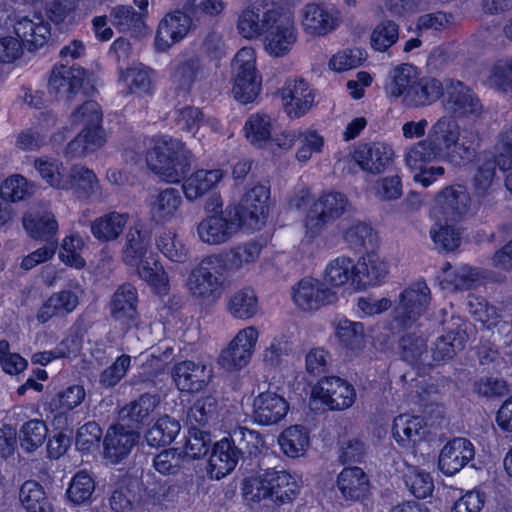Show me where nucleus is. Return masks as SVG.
<instances>
[{"label":"nucleus","instance_id":"1","mask_svg":"<svg viewBox=\"0 0 512 512\" xmlns=\"http://www.w3.org/2000/svg\"><path fill=\"white\" fill-rule=\"evenodd\" d=\"M460 126L452 116L439 118L430 128L425 139L406 149L405 163L408 167L420 168L451 152L459 136Z\"/></svg>","mask_w":512,"mask_h":512},{"label":"nucleus","instance_id":"2","mask_svg":"<svg viewBox=\"0 0 512 512\" xmlns=\"http://www.w3.org/2000/svg\"><path fill=\"white\" fill-rule=\"evenodd\" d=\"M146 162L163 181L179 183L191 169L192 154L180 140L163 136L147 152Z\"/></svg>","mask_w":512,"mask_h":512},{"label":"nucleus","instance_id":"3","mask_svg":"<svg viewBox=\"0 0 512 512\" xmlns=\"http://www.w3.org/2000/svg\"><path fill=\"white\" fill-rule=\"evenodd\" d=\"M219 197L212 196L205 209L210 212L196 225L198 239L208 245H221L230 241L245 226L236 209V205H228L224 210Z\"/></svg>","mask_w":512,"mask_h":512},{"label":"nucleus","instance_id":"4","mask_svg":"<svg viewBox=\"0 0 512 512\" xmlns=\"http://www.w3.org/2000/svg\"><path fill=\"white\" fill-rule=\"evenodd\" d=\"M349 208V200L338 191L321 193L310 206L305 217V236L310 241L318 237L328 224L344 215Z\"/></svg>","mask_w":512,"mask_h":512},{"label":"nucleus","instance_id":"5","mask_svg":"<svg viewBox=\"0 0 512 512\" xmlns=\"http://www.w3.org/2000/svg\"><path fill=\"white\" fill-rule=\"evenodd\" d=\"M234 71V98L247 104L255 100L261 90L262 79L256 69V53L251 47L240 49L232 62Z\"/></svg>","mask_w":512,"mask_h":512},{"label":"nucleus","instance_id":"6","mask_svg":"<svg viewBox=\"0 0 512 512\" xmlns=\"http://www.w3.org/2000/svg\"><path fill=\"white\" fill-rule=\"evenodd\" d=\"M431 303V291L426 282L417 281L406 287L399 295L394 313L395 321L410 326L424 315Z\"/></svg>","mask_w":512,"mask_h":512},{"label":"nucleus","instance_id":"7","mask_svg":"<svg viewBox=\"0 0 512 512\" xmlns=\"http://www.w3.org/2000/svg\"><path fill=\"white\" fill-rule=\"evenodd\" d=\"M223 261L219 255L205 257L188 277V289L194 297L215 296L222 284Z\"/></svg>","mask_w":512,"mask_h":512},{"label":"nucleus","instance_id":"8","mask_svg":"<svg viewBox=\"0 0 512 512\" xmlns=\"http://www.w3.org/2000/svg\"><path fill=\"white\" fill-rule=\"evenodd\" d=\"M445 109L454 117L479 118L483 105L473 90L463 82L445 79Z\"/></svg>","mask_w":512,"mask_h":512},{"label":"nucleus","instance_id":"9","mask_svg":"<svg viewBox=\"0 0 512 512\" xmlns=\"http://www.w3.org/2000/svg\"><path fill=\"white\" fill-rule=\"evenodd\" d=\"M258 336V330L254 326L240 330L221 351L218 364L227 371H236L245 367L254 353Z\"/></svg>","mask_w":512,"mask_h":512},{"label":"nucleus","instance_id":"10","mask_svg":"<svg viewBox=\"0 0 512 512\" xmlns=\"http://www.w3.org/2000/svg\"><path fill=\"white\" fill-rule=\"evenodd\" d=\"M293 301L304 311H314L337 301L336 290L319 279L305 277L293 287Z\"/></svg>","mask_w":512,"mask_h":512},{"label":"nucleus","instance_id":"11","mask_svg":"<svg viewBox=\"0 0 512 512\" xmlns=\"http://www.w3.org/2000/svg\"><path fill=\"white\" fill-rule=\"evenodd\" d=\"M300 13L303 30L311 36H325L340 23V12L326 3H307Z\"/></svg>","mask_w":512,"mask_h":512},{"label":"nucleus","instance_id":"12","mask_svg":"<svg viewBox=\"0 0 512 512\" xmlns=\"http://www.w3.org/2000/svg\"><path fill=\"white\" fill-rule=\"evenodd\" d=\"M313 394L331 410H344L356 400V390L348 381L336 377L321 379L313 389Z\"/></svg>","mask_w":512,"mask_h":512},{"label":"nucleus","instance_id":"13","mask_svg":"<svg viewBox=\"0 0 512 512\" xmlns=\"http://www.w3.org/2000/svg\"><path fill=\"white\" fill-rule=\"evenodd\" d=\"M270 190L265 185H255L243 196L236 206L241 222L247 230H259L268 214Z\"/></svg>","mask_w":512,"mask_h":512},{"label":"nucleus","instance_id":"14","mask_svg":"<svg viewBox=\"0 0 512 512\" xmlns=\"http://www.w3.org/2000/svg\"><path fill=\"white\" fill-rule=\"evenodd\" d=\"M140 439L139 431L131 430L123 424L108 428L104 437V457L111 464L125 460Z\"/></svg>","mask_w":512,"mask_h":512},{"label":"nucleus","instance_id":"15","mask_svg":"<svg viewBox=\"0 0 512 512\" xmlns=\"http://www.w3.org/2000/svg\"><path fill=\"white\" fill-rule=\"evenodd\" d=\"M470 205V194L464 186H447L435 197L434 213L446 220L457 221L469 212Z\"/></svg>","mask_w":512,"mask_h":512},{"label":"nucleus","instance_id":"16","mask_svg":"<svg viewBox=\"0 0 512 512\" xmlns=\"http://www.w3.org/2000/svg\"><path fill=\"white\" fill-rule=\"evenodd\" d=\"M84 78L85 70L81 67L57 66L49 78V92L60 100L71 102L79 94Z\"/></svg>","mask_w":512,"mask_h":512},{"label":"nucleus","instance_id":"17","mask_svg":"<svg viewBox=\"0 0 512 512\" xmlns=\"http://www.w3.org/2000/svg\"><path fill=\"white\" fill-rule=\"evenodd\" d=\"M171 374L180 391L196 393L208 385L212 378V369L202 362L185 360L176 363Z\"/></svg>","mask_w":512,"mask_h":512},{"label":"nucleus","instance_id":"18","mask_svg":"<svg viewBox=\"0 0 512 512\" xmlns=\"http://www.w3.org/2000/svg\"><path fill=\"white\" fill-rule=\"evenodd\" d=\"M252 408L254 422L269 426L275 425L285 418L289 411V404L283 396L267 390L255 396Z\"/></svg>","mask_w":512,"mask_h":512},{"label":"nucleus","instance_id":"19","mask_svg":"<svg viewBox=\"0 0 512 512\" xmlns=\"http://www.w3.org/2000/svg\"><path fill=\"white\" fill-rule=\"evenodd\" d=\"M265 48L273 56L282 57L287 54L297 39L296 28L292 17L288 14L277 12L275 22H272L266 31Z\"/></svg>","mask_w":512,"mask_h":512},{"label":"nucleus","instance_id":"20","mask_svg":"<svg viewBox=\"0 0 512 512\" xmlns=\"http://www.w3.org/2000/svg\"><path fill=\"white\" fill-rule=\"evenodd\" d=\"M138 293L130 283L120 285L113 293L109 310L111 317L121 325L131 328L138 323Z\"/></svg>","mask_w":512,"mask_h":512},{"label":"nucleus","instance_id":"21","mask_svg":"<svg viewBox=\"0 0 512 512\" xmlns=\"http://www.w3.org/2000/svg\"><path fill=\"white\" fill-rule=\"evenodd\" d=\"M195 24L192 15L186 11L177 10L167 13L160 21L156 33V46L160 50H166L183 39L191 26Z\"/></svg>","mask_w":512,"mask_h":512},{"label":"nucleus","instance_id":"22","mask_svg":"<svg viewBox=\"0 0 512 512\" xmlns=\"http://www.w3.org/2000/svg\"><path fill=\"white\" fill-rule=\"evenodd\" d=\"M498 159L494 157L480 164L472 178L473 196L478 205L492 208L495 204L494 192L498 186Z\"/></svg>","mask_w":512,"mask_h":512},{"label":"nucleus","instance_id":"23","mask_svg":"<svg viewBox=\"0 0 512 512\" xmlns=\"http://www.w3.org/2000/svg\"><path fill=\"white\" fill-rule=\"evenodd\" d=\"M14 32L29 51L43 47L51 35L49 24L38 14L17 17Z\"/></svg>","mask_w":512,"mask_h":512},{"label":"nucleus","instance_id":"24","mask_svg":"<svg viewBox=\"0 0 512 512\" xmlns=\"http://www.w3.org/2000/svg\"><path fill=\"white\" fill-rule=\"evenodd\" d=\"M474 456V446L468 439L454 438L442 448L438 467L444 474L451 476L465 467Z\"/></svg>","mask_w":512,"mask_h":512},{"label":"nucleus","instance_id":"25","mask_svg":"<svg viewBox=\"0 0 512 512\" xmlns=\"http://www.w3.org/2000/svg\"><path fill=\"white\" fill-rule=\"evenodd\" d=\"M282 99L291 118L305 115L314 103V93L304 79L288 80L282 88Z\"/></svg>","mask_w":512,"mask_h":512},{"label":"nucleus","instance_id":"26","mask_svg":"<svg viewBox=\"0 0 512 512\" xmlns=\"http://www.w3.org/2000/svg\"><path fill=\"white\" fill-rule=\"evenodd\" d=\"M393 155L390 146L381 142H373L359 145L354 150L352 158L362 170L377 174L385 170Z\"/></svg>","mask_w":512,"mask_h":512},{"label":"nucleus","instance_id":"27","mask_svg":"<svg viewBox=\"0 0 512 512\" xmlns=\"http://www.w3.org/2000/svg\"><path fill=\"white\" fill-rule=\"evenodd\" d=\"M468 324L457 320L448 328L446 334L437 338L432 347V359L435 362L452 359L458 352L462 351L468 340Z\"/></svg>","mask_w":512,"mask_h":512},{"label":"nucleus","instance_id":"28","mask_svg":"<svg viewBox=\"0 0 512 512\" xmlns=\"http://www.w3.org/2000/svg\"><path fill=\"white\" fill-rule=\"evenodd\" d=\"M277 9H267L261 13L259 8L248 6L243 9L237 20V30L241 36L247 39H255L266 33L275 22Z\"/></svg>","mask_w":512,"mask_h":512},{"label":"nucleus","instance_id":"29","mask_svg":"<svg viewBox=\"0 0 512 512\" xmlns=\"http://www.w3.org/2000/svg\"><path fill=\"white\" fill-rule=\"evenodd\" d=\"M159 404V398L149 393L142 394L119 411L120 424L131 430L139 431L149 420Z\"/></svg>","mask_w":512,"mask_h":512},{"label":"nucleus","instance_id":"30","mask_svg":"<svg viewBox=\"0 0 512 512\" xmlns=\"http://www.w3.org/2000/svg\"><path fill=\"white\" fill-rule=\"evenodd\" d=\"M445 81L433 77L417 78L414 85L405 94L404 104L412 108H420L433 104L443 94Z\"/></svg>","mask_w":512,"mask_h":512},{"label":"nucleus","instance_id":"31","mask_svg":"<svg viewBox=\"0 0 512 512\" xmlns=\"http://www.w3.org/2000/svg\"><path fill=\"white\" fill-rule=\"evenodd\" d=\"M240 457L229 444L228 438H224L213 446L208 461V472L211 478L221 479L232 472Z\"/></svg>","mask_w":512,"mask_h":512},{"label":"nucleus","instance_id":"32","mask_svg":"<svg viewBox=\"0 0 512 512\" xmlns=\"http://www.w3.org/2000/svg\"><path fill=\"white\" fill-rule=\"evenodd\" d=\"M23 226L32 238L57 246L58 223L51 212L27 214L23 217Z\"/></svg>","mask_w":512,"mask_h":512},{"label":"nucleus","instance_id":"33","mask_svg":"<svg viewBox=\"0 0 512 512\" xmlns=\"http://www.w3.org/2000/svg\"><path fill=\"white\" fill-rule=\"evenodd\" d=\"M337 485L342 496L351 501H359L369 492V479L359 467L344 468L338 476Z\"/></svg>","mask_w":512,"mask_h":512},{"label":"nucleus","instance_id":"34","mask_svg":"<svg viewBox=\"0 0 512 512\" xmlns=\"http://www.w3.org/2000/svg\"><path fill=\"white\" fill-rule=\"evenodd\" d=\"M356 285L366 287L378 284L388 273L386 262L376 253L362 256L356 264Z\"/></svg>","mask_w":512,"mask_h":512},{"label":"nucleus","instance_id":"35","mask_svg":"<svg viewBox=\"0 0 512 512\" xmlns=\"http://www.w3.org/2000/svg\"><path fill=\"white\" fill-rule=\"evenodd\" d=\"M78 304V296L70 290L53 293L38 310L37 319L41 323H46L55 316L71 313Z\"/></svg>","mask_w":512,"mask_h":512},{"label":"nucleus","instance_id":"36","mask_svg":"<svg viewBox=\"0 0 512 512\" xmlns=\"http://www.w3.org/2000/svg\"><path fill=\"white\" fill-rule=\"evenodd\" d=\"M270 500L281 505L292 502L299 494L296 479L285 470L270 468Z\"/></svg>","mask_w":512,"mask_h":512},{"label":"nucleus","instance_id":"37","mask_svg":"<svg viewBox=\"0 0 512 512\" xmlns=\"http://www.w3.org/2000/svg\"><path fill=\"white\" fill-rule=\"evenodd\" d=\"M182 204L180 192L175 188H166L150 199V214L157 222H164L175 217Z\"/></svg>","mask_w":512,"mask_h":512},{"label":"nucleus","instance_id":"38","mask_svg":"<svg viewBox=\"0 0 512 512\" xmlns=\"http://www.w3.org/2000/svg\"><path fill=\"white\" fill-rule=\"evenodd\" d=\"M128 216L119 212L106 213L90 224L92 235L100 242L116 240L123 232Z\"/></svg>","mask_w":512,"mask_h":512},{"label":"nucleus","instance_id":"39","mask_svg":"<svg viewBox=\"0 0 512 512\" xmlns=\"http://www.w3.org/2000/svg\"><path fill=\"white\" fill-rule=\"evenodd\" d=\"M263 245L257 241H249L236 245L224 253L223 267L240 271L257 262L262 252Z\"/></svg>","mask_w":512,"mask_h":512},{"label":"nucleus","instance_id":"40","mask_svg":"<svg viewBox=\"0 0 512 512\" xmlns=\"http://www.w3.org/2000/svg\"><path fill=\"white\" fill-rule=\"evenodd\" d=\"M356 268V264L351 258L345 256L337 257L326 266L323 282L333 290L344 286L350 281L352 284H356Z\"/></svg>","mask_w":512,"mask_h":512},{"label":"nucleus","instance_id":"41","mask_svg":"<svg viewBox=\"0 0 512 512\" xmlns=\"http://www.w3.org/2000/svg\"><path fill=\"white\" fill-rule=\"evenodd\" d=\"M223 171L220 169L198 170L192 173L183 184V191L188 200H195L213 187L223 178Z\"/></svg>","mask_w":512,"mask_h":512},{"label":"nucleus","instance_id":"42","mask_svg":"<svg viewBox=\"0 0 512 512\" xmlns=\"http://www.w3.org/2000/svg\"><path fill=\"white\" fill-rule=\"evenodd\" d=\"M112 25L122 33L137 35L145 26V14L137 12L132 6L117 5L109 13Z\"/></svg>","mask_w":512,"mask_h":512},{"label":"nucleus","instance_id":"43","mask_svg":"<svg viewBox=\"0 0 512 512\" xmlns=\"http://www.w3.org/2000/svg\"><path fill=\"white\" fill-rule=\"evenodd\" d=\"M480 132L473 126H464L459 129V136L451 152V161L470 162L476 156L481 145Z\"/></svg>","mask_w":512,"mask_h":512},{"label":"nucleus","instance_id":"44","mask_svg":"<svg viewBox=\"0 0 512 512\" xmlns=\"http://www.w3.org/2000/svg\"><path fill=\"white\" fill-rule=\"evenodd\" d=\"M424 431L423 419L408 414L398 415L393 421V437L401 446L416 443L422 437Z\"/></svg>","mask_w":512,"mask_h":512},{"label":"nucleus","instance_id":"45","mask_svg":"<svg viewBox=\"0 0 512 512\" xmlns=\"http://www.w3.org/2000/svg\"><path fill=\"white\" fill-rule=\"evenodd\" d=\"M417 78V71L413 65L402 64L397 66L388 75L386 91L391 97H402L404 103L405 94L414 85Z\"/></svg>","mask_w":512,"mask_h":512},{"label":"nucleus","instance_id":"46","mask_svg":"<svg viewBox=\"0 0 512 512\" xmlns=\"http://www.w3.org/2000/svg\"><path fill=\"white\" fill-rule=\"evenodd\" d=\"M70 184L68 188H73L79 194L80 197L100 198V186L96 174L80 165H74L70 170Z\"/></svg>","mask_w":512,"mask_h":512},{"label":"nucleus","instance_id":"47","mask_svg":"<svg viewBox=\"0 0 512 512\" xmlns=\"http://www.w3.org/2000/svg\"><path fill=\"white\" fill-rule=\"evenodd\" d=\"M228 441L239 457L257 455L264 444L259 432L246 427L235 428Z\"/></svg>","mask_w":512,"mask_h":512},{"label":"nucleus","instance_id":"48","mask_svg":"<svg viewBox=\"0 0 512 512\" xmlns=\"http://www.w3.org/2000/svg\"><path fill=\"white\" fill-rule=\"evenodd\" d=\"M102 111L97 102L89 100L85 101L71 114V122L75 125H82V130H89L94 134L96 131L101 132V136L105 137L102 123Z\"/></svg>","mask_w":512,"mask_h":512},{"label":"nucleus","instance_id":"49","mask_svg":"<svg viewBox=\"0 0 512 512\" xmlns=\"http://www.w3.org/2000/svg\"><path fill=\"white\" fill-rule=\"evenodd\" d=\"M135 266H137L139 277L153 286L158 294H167L168 278L156 259L153 257H146L145 255L138 260V263Z\"/></svg>","mask_w":512,"mask_h":512},{"label":"nucleus","instance_id":"50","mask_svg":"<svg viewBox=\"0 0 512 512\" xmlns=\"http://www.w3.org/2000/svg\"><path fill=\"white\" fill-rule=\"evenodd\" d=\"M217 406V400L212 396L197 399L187 411V426L205 429L209 422L215 417Z\"/></svg>","mask_w":512,"mask_h":512},{"label":"nucleus","instance_id":"51","mask_svg":"<svg viewBox=\"0 0 512 512\" xmlns=\"http://www.w3.org/2000/svg\"><path fill=\"white\" fill-rule=\"evenodd\" d=\"M270 468L254 476L247 477L242 482V495L247 503H259L270 500Z\"/></svg>","mask_w":512,"mask_h":512},{"label":"nucleus","instance_id":"52","mask_svg":"<svg viewBox=\"0 0 512 512\" xmlns=\"http://www.w3.org/2000/svg\"><path fill=\"white\" fill-rule=\"evenodd\" d=\"M95 480L86 471L77 472L71 479L66 495L74 505L90 503L95 492Z\"/></svg>","mask_w":512,"mask_h":512},{"label":"nucleus","instance_id":"53","mask_svg":"<svg viewBox=\"0 0 512 512\" xmlns=\"http://www.w3.org/2000/svg\"><path fill=\"white\" fill-rule=\"evenodd\" d=\"M19 499L27 512H50L51 506L43 487L34 480L26 481L19 491Z\"/></svg>","mask_w":512,"mask_h":512},{"label":"nucleus","instance_id":"54","mask_svg":"<svg viewBox=\"0 0 512 512\" xmlns=\"http://www.w3.org/2000/svg\"><path fill=\"white\" fill-rule=\"evenodd\" d=\"M179 422L169 416L160 417L145 434L150 446H164L170 444L180 432Z\"/></svg>","mask_w":512,"mask_h":512},{"label":"nucleus","instance_id":"55","mask_svg":"<svg viewBox=\"0 0 512 512\" xmlns=\"http://www.w3.org/2000/svg\"><path fill=\"white\" fill-rule=\"evenodd\" d=\"M278 443L289 457L295 458L303 455L309 444V437L305 429L295 425L285 429L278 437Z\"/></svg>","mask_w":512,"mask_h":512},{"label":"nucleus","instance_id":"56","mask_svg":"<svg viewBox=\"0 0 512 512\" xmlns=\"http://www.w3.org/2000/svg\"><path fill=\"white\" fill-rule=\"evenodd\" d=\"M399 345L401 348V356L402 359L414 364V363H422L427 365H432L431 362L427 361V344L426 340L416 333H406L404 334L400 341Z\"/></svg>","mask_w":512,"mask_h":512},{"label":"nucleus","instance_id":"57","mask_svg":"<svg viewBox=\"0 0 512 512\" xmlns=\"http://www.w3.org/2000/svg\"><path fill=\"white\" fill-rule=\"evenodd\" d=\"M271 127V118L268 115L252 114L244 126L245 136L252 145L263 147L271 140Z\"/></svg>","mask_w":512,"mask_h":512},{"label":"nucleus","instance_id":"58","mask_svg":"<svg viewBox=\"0 0 512 512\" xmlns=\"http://www.w3.org/2000/svg\"><path fill=\"white\" fill-rule=\"evenodd\" d=\"M230 314L238 319H249L258 311V301L255 292L244 288L235 292L228 303Z\"/></svg>","mask_w":512,"mask_h":512},{"label":"nucleus","instance_id":"59","mask_svg":"<svg viewBox=\"0 0 512 512\" xmlns=\"http://www.w3.org/2000/svg\"><path fill=\"white\" fill-rule=\"evenodd\" d=\"M47 433L48 428L43 420H29L19 430L20 445L27 452H33L44 443Z\"/></svg>","mask_w":512,"mask_h":512},{"label":"nucleus","instance_id":"60","mask_svg":"<svg viewBox=\"0 0 512 512\" xmlns=\"http://www.w3.org/2000/svg\"><path fill=\"white\" fill-rule=\"evenodd\" d=\"M336 336L340 343L351 351H359L365 345L364 326L360 322L340 320L336 327Z\"/></svg>","mask_w":512,"mask_h":512},{"label":"nucleus","instance_id":"61","mask_svg":"<svg viewBox=\"0 0 512 512\" xmlns=\"http://www.w3.org/2000/svg\"><path fill=\"white\" fill-rule=\"evenodd\" d=\"M120 78L126 84L129 94L145 95L152 90L151 71L142 65L128 68Z\"/></svg>","mask_w":512,"mask_h":512},{"label":"nucleus","instance_id":"62","mask_svg":"<svg viewBox=\"0 0 512 512\" xmlns=\"http://www.w3.org/2000/svg\"><path fill=\"white\" fill-rule=\"evenodd\" d=\"M486 83L498 91L512 92V58L495 62L487 70Z\"/></svg>","mask_w":512,"mask_h":512},{"label":"nucleus","instance_id":"63","mask_svg":"<svg viewBox=\"0 0 512 512\" xmlns=\"http://www.w3.org/2000/svg\"><path fill=\"white\" fill-rule=\"evenodd\" d=\"M158 250L173 262L183 263L187 259V249L171 230L162 231L156 238Z\"/></svg>","mask_w":512,"mask_h":512},{"label":"nucleus","instance_id":"64","mask_svg":"<svg viewBox=\"0 0 512 512\" xmlns=\"http://www.w3.org/2000/svg\"><path fill=\"white\" fill-rule=\"evenodd\" d=\"M399 38V25L392 20L381 21L370 36L371 46L380 52L387 51Z\"/></svg>","mask_w":512,"mask_h":512}]
</instances>
